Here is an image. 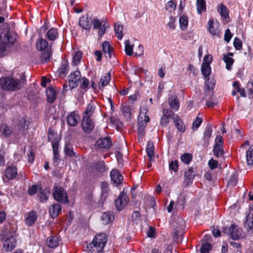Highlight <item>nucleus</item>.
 <instances>
[{
	"mask_svg": "<svg viewBox=\"0 0 253 253\" xmlns=\"http://www.w3.org/2000/svg\"><path fill=\"white\" fill-rule=\"evenodd\" d=\"M59 141L55 139L52 141V147L53 151V160L56 161L59 159V153L58 151Z\"/></svg>",
	"mask_w": 253,
	"mask_h": 253,
	"instance_id": "2f4dec72",
	"label": "nucleus"
},
{
	"mask_svg": "<svg viewBox=\"0 0 253 253\" xmlns=\"http://www.w3.org/2000/svg\"><path fill=\"white\" fill-rule=\"evenodd\" d=\"M234 46L236 49L240 50L242 47V42L240 39L235 38L234 41Z\"/></svg>",
	"mask_w": 253,
	"mask_h": 253,
	"instance_id": "69168bd1",
	"label": "nucleus"
},
{
	"mask_svg": "<svg viewBox=\"0 0 253 253\" xmlns=\"http://www.w3.org/2000/svg\"><path fill=\"white\" fill-rule=\"evenodd\" d=\"M95 110V107L91 104H89L84 113V117L91 118Z\"/></svg>",
	"mask_w": 253,
	"mask_h": 253,
	"instance_id": "09e8293b",
	"label": "nucleus"
},
{
	"mask_svg": "<svg viewBox=\"0 0 253 253\" xmlns=\"http://www.w3.org/2000/svg\"><path fill=\"white\" fill-rule=\"evenodd\" d=\"M96 145L98 148L109 149L112 146V141L109 137L100 138L97 141Z\"/></svg>",
	"mask_w": 253,
	"mask_h": 253,
	"instance_id": "a211bd4d",
	"label": "nucleus"
},
{
	"mask_svg": "<svg viewBox=\"0 0 253 253\" xmlns=\"http://www.w3.org/2000/svg\"><path fill=\"white\" fill-rule=\"evenodd\" d=\"M83 54L81 51H78L75 52L73 57V64L74 65H77L79 64L82 58Z\"/></svg>",
	"mask_w": 253,
	"mask_h": 253,
	"instance_id": "3c124183",
	"label": "nucleus"
},
{
	"mask_svg": "<svg viewBox=\"0 0 253 253\" xmlns=\"http://www.w3.org/2000/svg\"><path fill=\"white\" fill-rule=\"evenodd\" d=\"M208 165L211 169H214L217 167L218 162L217 161L211 159L209 160Z\"/></svg>",
	"mask_w": 253,
	"mask_h": 253,
	"instance_id": "774afa93",
	"label": "nucleus"
},
{
	"mask_svg": "<svg viewBox=\"0 0 253 253\" xmlns=\"http://www.w3.org/2000/svg\"><path fill=\"white\" fill-rule=\"evenodd\" d=\"M212 132V127L211 125H208L205 128L204 133V136H203V140L206 143H208L210 139V138L211 136Z\"/></svg>",
	"mask_w": 253,
	"mask_h": 253,
	"instance_id": "ea45409f",
	"label": "nucleus"
},
{
	"mask_svg": "<svg viewBox=\"0 0 253 253\" xmlns=\"http://www.w3.org/2000/svg\"><path fill=\"white\" fill-rule=\"evenodd\" d=\"M176 4L175 0H171L169 1L166 4V9L169 12H172L176 8Z\"/></svg>",
	"mask_w": 253,
	"mask_h": 253,
	"instance_id": "6e6d98bb",
	"label": "nucleus"
},
{
	"mask_svg": "<svg viewBox=\"0 0 253 253\" xmlns=\"http://www.w3.org/2000/svg\"><path fill=\"white\" fill-rule=\"evenodd\" d=\"M246 160L248 165H253V145L246 152Z\"/></svg>",
	"mask_w": 253,
	"mask_h": 253,
	"instance_id": "37998d69",
	"label": "nucleus"
},
{
	"mask_svg": "<svg viewBox=\"0 0 253 253\" xmlns=\"http://www.w3.org/2000/svg\"><path fill=\"white\" fill-rule=\"evenodd\" d=\"M201 72L206 79L209 78L211 73V68L208 63H203L201 66Z\"/></svg>",
	"mask_w": 253,
	"mask_h": 253,
	"instance_id": "473e14b6",
	"label": "nucleus"
},
{
	"mask_svg": "<svg viewBox=\"0 0 253 253\" xmlns=\"http://www.w3.org/2000/svg\"><path fill=\"white\" fill-rule=\"evenodd\" d=\"M125 52L126 55L130 56L133 53V45H131L129 40H126L125 42Z\"/></svg>",
	"mask_w": 253,
	"mask_h": 253,
	"instance_id": "864d4df0",
	"label": "nucleus"
},
{
	"mask_svg": "<svg viewBox=\"0 0 253 253\" xmlns=\"http://www.w3.org/2000/svg\"><path fill=\"white\" fill-rule=\"evenodd\" d=\"M172 120L178 130L181 133L184 132L185 130V126L181 119L175 115L172 117Z\"/></svg>",
	"mask_w": 253,
	"mask_h": 253,
	"instance_id": "4be33fe9",
	"label": "nucleus"
},
{
	"mask_svg": "<svg viewBox=\"0 0 253 253\" xmlns=\"http://www.w3.org/2000/svg\"><path fill=\"white\" fill-rule=\"evenodd\" d=\"M223 146L222 137L221 135H217L215 139V145L213 149V154L216 157H219L223 155Z\"/></svg>",
	"mask_w": 253,
	"mask_h": 253,
	"instance_id": "6e6552de",
	"label": "nucleus"
},
{
	"mask_svg": "<svg viewBox=\"0 0 253 253\" xmlns=\"http://www.w3.org/2000/svg\"><path fill=\"white\" fill-rule=\"evenodd\" d=\"M101 193L100 198L101 201H105L110 191L109 185L107 182L103 181L101 184Z\"/></svg>",
	"mask_w": 253,
	"mask_h": 253,
	"instance_id": "b1692460",
	"label": "nucleus"
},
{
	"mask_svg": "<svg viewBox=\"0 0 253 253\" xmlns=\"http://www.w3.org/2000/svg\"><path fill=\"white\" fill-rule=\"evenodd\" d=\"M16 245V239L15 233H11L10 235H8L4 241L3 248L6 252H10L13 250Z\"/></svg>",
	"mask_w": 253,
	"mask_h": 253,
	"instance_id": "0eeeda50",
	"label": "nucleus"
},
{
	"mask_svg": "<svg viewBox=\"0 0 253 253\" xmlns=\"http://www.w3.org/2000/svg\"><path fill=\"white\" fill-rule=\"evenodd\" d=\"M180 28L181 30H185L188 24V19L187 16L182 15L180 17L179 19Z\"/></svg>",
	"mask_w": 253,
	"mask_h": 253,
	"instance_id": "a18cd8bd",
	"label": "nucleus"
},
{
	"mask_svg": "<svg viewBox=\"0 0 253 253\" xmlns=\"http://www.w3.org/2000/svg\"><path fill=\"white\" fill-rule=\"evenodd\" d=\"M92 25L94 29L98 30V36L101 38L106 32L107 26L105 20L102 19L100 20L97 18H94L92 21Z\"/></svg>",
	"mask_w": 253,
	"mask_h": 253,
	"instance_id": "423d86ee",
	"label": "nucleus"
},
{
	"mask_svg": "<svg viewBox=\"0 0 253 253\" xmlns=\"http://www.w3.org/2000/svg\"><path fill=\"white\" fill-rule=\"evenodd\" d=\"M123 30V25L116 23L114 26V30L115 33V35L117 37V38L119 40H122L123 37V35L122 34V31Z\"/></svg>",
	"mask_w": 253,
	"mask_h": 253,
	"instance_id": "c03bdc74",
	"label": "nucleus"
},
{
	"mask_svg": "<svg viewBox=\"0 0 253 253\" xmlns=\"http://www.w3.org/2000/svg\"><path fill=\"white\" fill-rule=\"evenodd\" d=\"M23 86L21 80L13 76L1 77L0 87L6 91L13 92L20 90Z\"/></svg>",
	"mask_w": 253,
	"mask_h": 253,
	"instance_id": "f257e3e1",
	"label": "nucleus"
},
{
	"mask_svg": "<svg viewBox=\"0 0 253 253\" xmlns=\"http://www.w3.org/2000/svg\"><path fill=\"white\" fill-rule=\"evenodd\" d=\"M107 242L106 234H97L91 243L87 245L86 248L89 253H100L102 252Z\"/></svg>",
	"mask_w": 253,
	"mask_h": 253,
	"instance_id": "f03ea898",
	"label": "nucleus"
},
{
	"mask_svg": "<svg viewBox=\"0 0 253 253\" xmlns=\"http://www.w3.org/2000/svg\"><path fill=\"white\" fill-rule=\"evenodd\" d=\"M197 172V168L189 167L185 170L184 174V183L186 185L192 183Z\"/></svg>",
	"mask_w": 253,
	"mask_h": 253,
	"instance_id": "9d476101",
	"label": "nucleus"
},
{
	"mask_svg": "<svg viewBox=\"0 0 253 253\" xmlns=\"http://www.w3.org/2000/svg\"><path fill=\"white\" fill-rule=\"evenodd\" d=\"M128 202V198L127 195L124 192H121L115 201L117 209L119 211L122 210L126 206Z\"/></svg>",
	"mask_w": 253,
	"mask_h": 253,
	"instance_id": "1a4fd4ad",
	"label": "nucleus"
},
{
	"mask_svg": "<svg viewBox=\"0 0 253 253\" xmlns=\"http://www.w3.org/2000/svg\"><path fill=\"white\" fill-rule=\"evenodd\" d=\"M122 111L125 117L130 119L131 117L130 108L128 105L123 106L122 108Z\"/></svg>",
	"mask_w": 253,
	"mask_h": 253,
	"instance_id": "5fc2aeb1",
	"label": "nucleus"
},
{
	"mask_svg": "<svg viewBox=\"0 0 253 253\" xmlns=\"http://www.w3.org/2000/svg\"><path fill=\"white\" fill-rule=\"evenodd\" d=\"M233 54L231 52L228 53L227 54L224 55L223 56V60L226 63V68L228 70H230L231 67L233 64L234 60L232 58Z\"/></svg>",
	"mask_w": 253,
	"mask_h": 253,
	"instance_id": "7c9ffc66",
	"label": "nucleus"
},
{
	"mask_svg": "<svg viewBox=\"0 0 253 253\" xmlns=\"http://www.w3.org/2000/svg\"><path fill=\"white\" fill-rule=\"evenodd\" d=\"M175 114L173 111L168 109H164L163 110V115L162 116L160 124L163 126H167L169 124V119L175 116Z\"/></svg>",
	"mask_w": 253,
	"mask_h": 253,
	"instance_id": "dca6fc26",
	"label": "nucleus"
},
{
	"mask_svg": "<svg viewBox=\"0 0 253 253\" xmlns=\"http://www.w3.org/2000/svg\"><path fill=\"white\" fill-rule=\"evenodd\" d=\"M88 14L82 16L79 19V25L85 30H89L91 28L92 21Z\"/></svg>",
	"mask_w": 253,
	"mask_h": 253,
	"instance_id": "f3484780",
	"label": "nucleus"
},
{
	"mask_svg": "<svg viewBox=\"0 0 253 253\" xmlns=\"http://www.w3.org/2000/svg\"><path fill=\"white\" fill-rule=\"evenodd\" d=\"M175 17L171 16L169 17V22L168 23V26L169 27V29H172V30L175 29Z\"/></svg>",
	"mask_w": 253,
	"mask_h": 253,
	"instance_id": "338daca9",
	"label": "nucleus"
},
{
	"mask_svg": "<svg viewBox=\"0 0 253 253\" xmlns=\"http://www.w3.org/2000/svg\"><path fill=\"white\" fill-rule=\"evenodd\" d=\"M59 242L58 238L57 236H50L46 240V244L50 248H55L58 246Z\"/></svg>",
	"mask_w": 253,
	"mask_h": 253,
	"instance_id": "c85d7f7f",
	"label": "nucleus"
},
{
	"mask_svg": "<svg viewBox=\"0 0 253 253\" xmlns=\"http://www.w3.org/2000/svg\"><path fill=\"white\" fill-rule=\"evenodd\" d=\"M217 10L222 17H229V10L224 4H220L218 6Z\"/></svg>",
	"mask_w": 253,
	"mask_h": 253,
	"instance_id": "79ce46f5",
	"label": "nucleus"
},
{
	"mask_svg": "<svg viewBox=\"0 0 253 253\" xmlns=\"http://www.w3.org/2000/svg\"><path fill=\"white\" fill-rule=\"evenodd\" d=\"M206 84L209 89L212 90L215 85V81L214 79L210 80L208 78L206 79Z\"/></svg>",
	"mask_w": 253,
	"mask_h": 253,
	"instance_id": "052dcab7",
	"label": "nucleus"
},
{
	"mask_svg": "<svg viewBox=\"0 0 253 253\" xmlns=\"http://www.w3.org/2000/svg\"><path fill=\"white\" fill-rule=\"evenodd\" d=\"M53 196L54 199L59 202L67 203L68 202V198L65 190L61 187L54 186L53 189Z\"/></svg>",
	"mask_w": 253,
	"mask_h": 253,
	"instance_id": "39448f33",
	"label": "nucleus"
},
{
	"mask_svg": "<svg viewBox=\"0 0 253 253\" xmlns=\"http://www.w3.org/2000/svg\"><path fill=\"white\" fill-rule=\"evenodd\" d=\"M58 37V32L57 29L51 28L47 32L45 38L49 41H54Z\"/></svg>",
	"mask_w": 253,
	"mask_h": 253,
	"instance_id": "bb28decb",
	"label": "nucleus"
},
{
	"mask_svg": "<svg viewBox=\"0 0 253 253\" xmlns=\"http://www.w3.org/2000/svg\"><path fill=\"white\" fill-rule=\"evenodd\" d=\"M37 219V215L34 211H31L26 219V224L29 226L34 224Z\"/></svg>",
	"mask_w": 253,
	"mask_h": 253,
	"instance_id": "f704fd0d",
	"label": "nucleus"
},
{
	"mask_svg": "<svg viewBox=\"0 0 253 253\" xmlns=\"http://www.w3.org/2000/svg\"><path fill=\"white\" fill-rule=\"evenodd\" d=\"M202 123V119L200 117L199 115L197 116L196 119L193 123V128L197 129Z\"/></svg>",
	"mask_w": 253,
	"mask_h": 253,
	"instance_id": "e2e57ef3",
	"label": "nucleus"
},
{
	"mask_svg": "<svg viewBox=\"0 0 253 253\" xmlns=\"http://www.w3.org/2000/svg\"><path fill=\"white\" fill-rule=\"evenodd\" d=\"M186 202L185 198L183 196H180L177 199L176 203L177 207L179 209H183Z\"/></svg>",
	"mask_w": 253,
	"mask_h": 253,
	"instance_id": "bf43d9fd",
	"label": "nucleus"
},
{
	"mask_svg": "<svg viewBox=\"0 0 253 253\" xmlns=\"http://www.w3.org/2000/svg\"><path fill=\"white\" fill-rule=\"evenodd\" d=\"M154 150V147L153 143L148 142L146 151L150 161L153 160L155 158Z\"/></svg>",
	"mask_w": 253,
	"mask_h": 253,
	"instance_id": "4c0bfd02",
	"label": "nucleus"
},
{
	"mask_svg": "<svg viewBox=\"0 0 253 253\" xmlns=\"http://www.w3.org/2000/svg\"><path fill=\"white\" fill-rule=\"evenodd\" d=\"M61 211V206L59 204H53L49 208V213L52 218L56 217Z\"/></svg>",
	"mask_w": 253,
	"mask_h": 253,
	"instance_id": "a878e982",
	"label": "nucleus"
},
{
	"mask_svg": "<svg viewBox=\"0 0 253 253\" xmlns=\"http://www.w3.org/2000/svg\"><path fill=\"white\" fill-rule=\"evenodd\" d=\"M169 103L170 108L174 111H177L179 108L180 104L177 97L169 98Z\"/></svg>",
	"mask_w": 253,
	"mask_h": 253,
	"instance_id": "e433bc0d",
	"label": "nucleus"
},
{
	"mask_svg": "<svg viewBox=\"0 0 253 253\" xmlns=\"http://www.w3.org/2000/svg\"><path fill=\"white\" fill-rule=\"evenodd\" d=\"M48 42L44 39L41 38L37 41V48L40 51H43L48 48Z\"/></svg>",
	"mask_w": 253,
	"mask_h": 253,
	"instance_id": "58836bf2",
	"label": "nucleus"
},
{
	"mask_svg": "<svg viewBox=\"0 0 253 253\" xmlns=\"http://www.w3.org/2000/svg\"><path fill=\"white\" fill-rule=\"evenodd\" d=\"M4 27L3 25L0 26V57L4 55L6 49V45H12L15 42V38L8 31L2 32L1 29Z\"/></svg>",
	"mask_w": 253,
	"mask_h": 253,
	"instance_id": "7ed1b4c3",
	"label": "nucleus"
},
{
	"mask_svg": "<svg viewBox=\"0 0 253 253\" xmlns=\"http://www.w3.org/2000/svg\"><path fill=\"white\" fill-rule=\"evenodd\" d=\"M192 155L189 153H185L181 157V160L185 164L188 165L191 161Z\"/></svg>",
	"mask_w": 253,
	"mask_h": 253,
	"instance_id": "13d9d810",
	"label": "nucleus"
},
{
	"mask_svg": "<svg viewBox=\"0 0 253 253\" xmlns=\"http://www.w3.org/2000/svg\"><path fill=\"white\" fill-rule=\"evenodd\" d=\"M50 193V190L49 188H46L44 189H42V187L39 188V192L38 196L39 197L40 201L41 202H46L48 200V196Z\"/></svg>",
	"mask_w": 253,
	"mask_h": 253,
	"instance_id": "412c9836",
	"label": "nucleus"
},
{
	"mask_svg": "<svg viewBox=\"0 0 253 253\" xmlns=\"http://www.w3.org/2000/svg\"><path fill=\"white\" fill-rule=\"evenodd\" d=\"M212 248V245L209 243L202 244L200 252L201 253H209L210 251Z\"/></svg>",
	"mask_w": 253,
	"mask_h": 253,
	"instance_id": "4d7b16f0",
	"label": "nucleus"
},
{
	"mask_svg": "<svg viewBox=\"0 0 253 253\" xmlns=\"http://www.w3.org/2000/svg\"><path fill=\"white\" fill-rule=\"evenodd\" d=\"M178 169V164L177 160L172 161L169 164V170H173L174 172H177Z\"/></svg>",
	"mask_w": 253,
	"mask_h": 253,
	"instance_id": "680f3d73",
	"label": "nucleus"
},
{
	"mask_svg": "<svg viewBox=\"0 0 253 253\" xmlns=\"http://www.w3.org/2000/svg\"><path fill=\"white\" fill-rule=\"evenodd\" d=\"M12 132V127L8 126L5 124H2L0 126V135L5 137H8Z\"/></svg>",
	"mask_w": 253,
	"mask_h": 253,
	"instance_id": "cd10ccee",
	"label": "nucleus"
},
{
	"mask_svg": "<svg viewBox=\"0 0 253 253\" xmlns=\"http://www.w3.org/2000/svg\"><path fill=\"white\" fill-rule=\"evenodd\" d=\"M114 216L110 212H104L101 217L104 224H108L114 220Z\"/></svg>",
	"mask_w": 253,
	"mask_h": 253,
	"instance_id": "c9c22d12",
	"label": "nucleus"
},
{
	"mask_svg": "<svg viewBox=\"0 0 253 253\" xmlns=\"http://www.w3.org/2000/svg\"><path fill=\"white\" fill-rule=\"evenodd\" d=\"M89 80L86 78L84 77L81 79V84L80 87L82 89H86L89 85Z\"/></svg>",
	"mask_w": 253,
	"mask_h": 253,
	"instance_id": "0e129e2a",
	"label": "nucleus"
},
{
	"mask_svg": "<svg viewBox=\"0 0 253 253\" xmlns=\"http://www.w3.org/2000/svg\"><path fill=\"white\" fill-rule=\"evenodd\" d=\"M58 71L60 77L63 78L66 76L69 71V65L68 63L66 62H62Z\"/></svg>",
	"mask_w": 253,
	"mask_h": 253,
	"instance_id": "72a5a7b5",
	"label": "nucleus"
},
{
	"mask_svg": "<svg viewBox=\"0 0 253 253\" xmlns=\"http://www.w3.org/2000/svg\"><path fill=\"white\" fill-rule=\"evenodd\" d=\"M82 127L86 133H90L94 126V122L91 118L83 117L81 123Z\"/></svg>",
	"mask_w": 253,
	"mask_h": 253,
	"instance_id": "2eb2a0df",
	"label": "nucleus"
},
{
	"mask_svg": "<svg viewBox=\"0 0 253 253\" xmlns=\"http://www.w3.org/2000/svg\"><path fill=\"white\" fill-rule=\"evenodd\" d=\"M64 152L65 155L70 157H73L75 153L73 151L72 145L70 144H66L64 147Z\"/></svg>",
	"mask_w": 253,
	"mask_h": 253,
	"instance_id": "8fccbe9b",
	"label": "nucleus"
},
{
	"mask_svg": "<svg viewBox=\"0 0 253 253\" xmlns=\"http://www.w3.org/2000/svg\"><path fill=\"white\" fill-rule=\"evenodd\" d=\"M225 232L229 234L233 240L239 239L242 234V229L235 224H232L227 229H225Z\"/></svg>",
	"mask_w": 253,
	"mask_h": 253,
	"instance_id": "f8f14e48",
	"label": "nucleus"
},
{
	"mask_svg": "<svg viewBox=\"0 0 253 253\" xmlns=\"http://www.w3.org/2000/svg\"><path fill=\"white\" fill-rule=\"evenodd\" d=\"M196 8L199 14H201L203 12L206 11L207 9L206 0H196Z\"/></svg>",
	"mask_w": 253,
	"mask_h": 253,
	"instance_id": "c756f323",
	"label": "nucleus"
},
{
	"mask_svg": "<svg viewBox=\"0 0 253 253\" xmlns=\"http://www.w3.org/2000/svg\"><path fill=\"white\" fill-rule=\"evenodd\" d=\"M51 55L52 51L51 47H50L49 48H47L41 54V59L42 61L44 63L48 62Z\"/></svg>",
	"mask_w": 253,
	"mask_h": 253,
	"instance_id": "a19ab883",
	"label": "nucleus"
},
{
	"mask_svg": "<svg viewBox=\"0 0 253 253\" xmlns=\"http://www.w3.org/2000/svg\"><path fill=\"white\" fill-rule=\"evenodd\" d=\"M4 176L8 180L14 178L17 175V169L16 167L12 166L7 167L4 171Z\"/></svg>",
	"mask_w": 253,
	"mask_h": 253,
	"instance_id": "aec40b11",
	"label": "nucleus"
},
{
	"mask_svg": "<svg viewBox=\"0 0 253 253\" xmlns=\"http://www.w3.org/2000/svg\"><path fill=\"white\" fill-rule=\"evenodd\" d=\"M102 49L105 53L108 54V57L111 58V52L113 50V47L111 46L110 43L108 42H104L102 44Z\"/></svg>",
	"mask_w": 253,
	"mask_h": 253,
	"instance_id": "de8ad7c7",
	"label": "nucleus"
},
{
	"mask_svg": "<svg viewBox=\"0 0 253 253\" xmlns=\"http://www.w3.org/2000/svg\"><path fill=\"white\" fill-rule=\"evenodd\" d=\"M81 74L79 71H75L71 73L69 76V84L71 88L77 87L78 85L79 81L80 80Z\"/></svg>",
	"mask_w": 253,
	"mask_h": 253,
	"instance_id": "ddd939ff",
	"label": "nucleus"
},
{
	"mask_svg": "<svg viewBox=\"0 0 253 253\" xmlns=\"http://www.w3.org/2000/svg\"><path fill=\"white\" fill-rule=\"evenodd\" d=\"M245 226L248 233H252L253 231V214L249 213L246 216Z\"/></svg>",
	"mask_w": 253,
	"mask_h": 253,
	"instance_id": "393cba45",
	"label": "nucleus"
},
{
	"mask_svg": "<svg viewBox=\"0 0 253 253\" xmlns=\"http://www.w3.org/2000/svg\"><path fill=\"white\" fill-rule=\"evenodd\" d=\"M110 81V73H108L107 75L105 76H103L101 77L100 80V83L99 87L100 88L101 87H104L106 85H107Z\"/></svg>",
	"mask_w": 253,
	"mask_h": 253,
	"instance_id": "49530a36",
	"label": "nucleus"
},
{
	"mask_svg": "<svg viewBox=\"0 0 253 253\" xmlns=\"http://www.w3.org/2000/svg\"><path fill=\"white\" fill-rule=\"evenodd\" d=\"M17 128L19 130H23L28 127L27 121L24 117L20 118L17 125Z\"/></svg>",
	"mask_w": 253,
	"mask_h": 253,
	"instance_id": "603ef678",
	"label": "nucleus"
},
{
	"mask_svg": "<svg viewBox=\"0 0 253 253\" xmlns=\"http://www.w3.org/2000/svg\"><path fill=\"white\" fill-rule=\"evenodd\" d=\"M80 116L76 112L73 111L69 113L66 116L68 125L71 126H75L80 121Z\"/></svg>",
	"mask_w": 253,
	"mask_h": 253,
	"instance_id": "4468645a",
	"label": "nucleus"
},
{
	"mask_svg": "<svg viewBox=\"0 0 253 253\" xmlns=\"http://www.w3.org/2000/svg\"><path fill=\"white\" fill-rule=\"evenodd\" d=\"M46 94L47 96V101L49 103H53L56 99V92L52 87H48L46 89Z\"/></svg>",
	"mask_w": 253,
	"mask_h": 253,
	"instance_id": "5701e85b",
	"label": "nucleus"
},
{
	"mask_svg": "<svg viewBox=\"0 0 253 253\" xmlns=\"http://www.w3.org/2000/svg\"><path fill=\"white\" fill-rule=\"evenodd\" d=\"M110 177L111 180L116 185H119L123 182V177L120 172L117 169H114L111 171Z\"/></svg>",
	"mask_w": 253,
	"mask_h": 253,
	"instance_id": "6ab92c4d",
	"label": "nucleus"
},
{
	"mask_svg": "<svg viewBox=\"0 0 253 253\" xmlns=\"http://www.w3.org/2000/svg\"><path fill=\"white\" fill-rule=\"evenodd\" d=\"M147 109L146 108H141L139 115L138 117V136L139 141L142 140L145 135V128L147 123L149 121V117L146 115Z\"/></svg>",
	"mask_w": 253,
	"mask_h": 253,
	"instance_id": "20e7f679",
	"label": "nucleus"
},
{
	"mask_svg": "<svg viewBox=\"0 0 253 253\" xmlns=\"http://www.w3.org/2000/svg\"><path fill=\"white\" fill-rule=\"evenodd\" d=\"M208 25L209 26L208 30L211 34L213 36L219 37L220 33L219 23L213 19H210L208 21Z\"/></svg>",
	"mask_w": 253,
	"mask_h": 253,
	"instance_id": "9b49d317",
	"label": "nucleus"
}]
</instances>
